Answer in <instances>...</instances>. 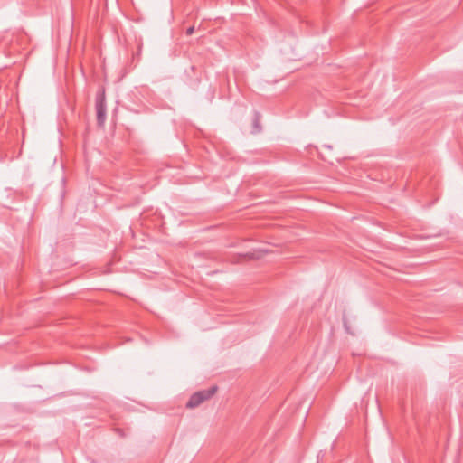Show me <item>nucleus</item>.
I'll return each mask as SVG.
<instances>
[{
    "label": "nucleus",
    "instance_id": "1",
    "mask_svg": "<svg viewBox=\"0 0 463 463\" xmlns=\"http://www.w3.org/2000/svg\"><path fill=\"white\" fill-rule=\"evenodd\" d=\"M217 391L216 386H212L207 390H202L194 393L186 403V407L194 409L198 407L204 401L209 400Z\"/></svg>",
    "mask_w": 463,
    "mask_h": 463
},
{
    "label": "nucleus",
    "instance_id": "2",
    "mask_svg": "<svg viewBox=\"0 0 463 463\" xmlns=\"http://www.w3.org/2000/svg\"><path fill=\"white\" fill-rule=\"evenodd\" d=\"M95 108L97 115V123L99 127H103L107 118L106 97L104 91L98 93L96 97Z\"/></svg>",
    "mask_w": 463,
    "mask_h": 463
},
{
    "label": "nucleus",
    "instance_id": "4",
    "mask_svg": "<svg viewBox=\"0 0 463 463\" xmlns=\"http://www.w3.org/2000/svg\"><path fill=\"white\" fill-rule=\"evenodd\" d=\"M194 31V26H190L189 28L186 29V34L187 35H192Z\"/></svg>",
    "mask_w": 463,
    "mask_h": 463
},
{
    "label": "nucleus",
    "instance_id": "3",
    "mask_svg": "<svg viewBox=\"0 0 463 463\" xmlns=\"http://www.w3.org/2000/svg\"><path fill=\"white\" fill-rule=\"evenodd\" d=\"M244 258H247V259H256V258H259L258 255H256L255 253L253 252H248L246 253L245 255H243Z\"/></svg>",
    "mask_w": 463,
    "mask_h": 463
},
{
    "label": "nucleus",
    "instance_id": "5",
    "mask_svg": "<svg viewBox=\"0 0 463 463\" xmlns=\"http://www.w3.org/2000/svg\"><path fill=\"white\" fill-rule=\"evenodd\" d=\"M254 126L259 128V117L257 116L254 120Z\"/></svg>",
    "mask_w": 463,
    "mask_h": 463
}]
</instances>
